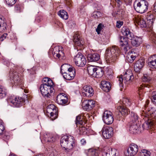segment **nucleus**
Listing matches in <instances>:
<instances>
[{"mask_svg":"<svg viewBox=\"0 0 156 156\" xmlns=\"http://www.w3.org/2000/svg\"><path fill=\"white\" fill-rule=\"evenodd\" d=\"M151 79L150 76L147 74H144L142 78V80L144 82H150Z\"/></svg>","mask_w":156,"mask_h":156,"instance_id":"nucleus-42","label":"nucleus"},{"mask_svg":"<svg viewBox=\"0 0 156 156\" xmlns=\"http://www.w3.org/2000/svg\"><path fill=\"white\" fill-rule=\"evenodd\" d=\"M82 145H85L86 143V141L84 139H81L80 141Z\"/></svg>","mask_w":156,"mask_h":156,"instance_id":"nucleus-61","label":"nucleus"},{"mask_svg":"<svg viewBox=\"0 0 156 156\" xmlns=\"http://www.w3.org/2000/svg\"><path fill=\"white\" fill-rule=\"evenodd\" d=\"M143 119L146 120L142 125V127L144 129H148L154 124V122L151 119H148L147 117V115L144 114L142 115Z\"/></svg>","mask_w":156,"mask_h":156,"instance_id":"nucleus-18","label":"nucleus"},{"mask_svg":"<svg viewBox=\"0 0 156 156\" xmlns=\"http://www.w3.org/2000/svg\"><path fill=\"white\" fill-rule=\"evenodd\" d=\"M126 3H129L131 2L132 0H123Z\"/></svg>","mask_w":156,"mask_h":156,"instance_id":"nucleus-63","label":"nucleus"},{"mask_svg":"<svg viewBox=\"0 0 156 156\" xmlns=\"http://www.w3.org/2000/svg\"><path fill=\"white\" fill-rule=\"evenodd\" d=\"M72 67H70V65L67 64H63L61 67V73L62 74L68 71H72L73 69Z\"/></svg>","mask_w":156,"mask_h":156,"instance_id":"nucleus-31","label":"nucleus"},{"mask_svg":"<svg viewBox=\"0 0 156 156\" xmlns=\"http://www.w3.org/2000/svg\"><path fill=\"white\" fill-rule=\"evenodd\" d=\"M67 101H68V98H66V99H63V100H62L61 101L62 102H61V104H60V105L65 104L67 103Z\"/></svg>","mask_w":156,"mask_h":156,"instance_id":"nucleus-58","label":"nucleus"},{"mask_svg":"<svg viewBox=\"0 0 156 156\" xmlns=\"http://www.w3.org/2000/svg\"><path fill=\"white\" fill-rule=\"evenodd\" d=\"M65 95V94L64 93L60 94L57 95L56 101L58 104H61L62 100L66 99V98H67Z\"/></svg>","mask_w":156,"mask_h":156,"instance_id":"nucleus-40","label":"nucleus"},{"mask_svg":"<svg viewBox=\"0 0 156 156\" xmlns=\"http://www.w3.org/2000/svg\"><path fill=\"white\" fill-rule=\"evenodd\" d=\"M100 149L98 148L97 149H90L88 150L87 152L88 156H98V154L100 152Z\"/></svg>","mask_w":156,"mask_h":156,"instance_id":"nucleus-28","label":"nucleus"},{"mask_svg":"<svg viewBox=\"0 0 156 156\" xmlns=\"http://www.w3.org/2000/svg\"><path fill=\"white\" fill-rule=\"evenodd\" d=\"M122 103L126 106H130L131 104L130 100L127 98H124L122 100Z\"/></svg>","mask_w":156,"mask_h":156,"instance_id":"nucleus-43","label":"nucleus"},{"mask_svg":"<svg viewBox=\"0 0 156 156\" xmlns=\"http://www.w3.org/2000/svg\"><path fill=\"white\" fill-rule=\"evenodd\" d=\"M122 32L123 34L127 37L129 39L132 38L133 34L131 33L129 29L125 27L123 28L122 29Z\"/></svg>","mask_w":156,"mask_h":156,"instance_id":"nucleus-29","label":"nucleus"},{"mask_svg":"<svg viewBox=\"0 0 156 156\" xmlns=\"http://www.w3.org/2000/svg\"><path fill=\"white\" fill-rule=\"evenodd\" d=\"M62 49H60L59 50V52L58 53V58H59L61 56L64 57V52L62 51Z\"/></svg>","mask_w":156,"mask_h":156,"instance_id":"nucleus-54","label":"nucleus"},{"mask_svg":"<svg viewBox=\"0 0 156 156\" xmlns=\"http://www.w3.org/2000/svg\"><path fill=\"white\" fill-rule=\"evenodd\" d=\"M148 64L150 67L156 68V55L151 56L148 60Z\"/></svg>","mask_w":156,"mask_h":156,"instance_id":"nucleus-25","label":"nucleus"},{"mask_svg":"<svg viewBox=\"0 0 156 156\" xmlns=\"http://www.w3.org/2000/svg\"><path fill=\"white\" fill-rule=\"evenodd\" d=\"M74 60L76 65L78 66L83 67L86 63L85 57L81 53H79L75 56Z\"/></svg>","mask_w":156,"mask_h":156,"instance_id":"nucleus-9","label":"nucleus"},{"mask_svg":"<svg viewBox=\"0 0 156 156\" xmlns=\"http://www.w3.org/2000/svg\"><path fill=\"white\" fill-rule=\"evenodd\" d=\"M87 60L90 62H96L100 59V56L97 53L89 54L87 56Z\"/></svg>","mask_w":156,"mask_h":156,"instance_id":"nucleus-24","label":"nucleus"},{"mask_svg":"<svg viewBox=\"0 0 156 156\" xmlns=\"http://www.w3.org/2000/svg\"><path fill=\"white\" fill-rule=\"evenodd\" d=\"M101 85L102 89L104 91L106 92H108L110 90L111 88V85L109 82L103 81L101 82Z\"/></svg>","mask_w":156,"mask_h":156,"instance_id":"nucleus-26","label":"nucleus"},{"mask_svg":"<svg viewBox=\"0 0 156 156\" xmlns=\"http://www.w3.org/2000/svg\"><path fill=\"white\" fill-rule=\"evenodd\" d=\"M60 49H62V48L61 46L56 47L54 48L52 51V54L54 56L58 57L59 50Z\"/></svg>","mask_w":156,"mask_h":156,"instance_id":"nucleus-41","label":"nucleus"},{"mask_svg":"<svg viewBox=\"0 0 156 156\" xmlns=\"http://www.w3.org/2000/svg\"><path fill=\"white\" fill-rule=\"evenodd\" d=\"M139 117L137 114L134 112H131L130 120L132 123H138Z\"/></svg>","mask_w":156,"mask_h":156,"instance_id":"nucleus-32","label":"nucleus"},{"mask_svg":"<svg viewBox=\"0 0 156 156\" xmlns=\"http://www.w3.org/2000/svg\"><path fill=\"white\" fill-rule=\"evenodd\" d=\"M3 139L6 142L9 139L10 136L9 135H4L3 136Z\"/></svg>","mask_w":156,"mask_h":156,"instance_id":"nucleus-57","label":"nucleus"},{"mask_svg":"<svg viewBox=\"0 0 156 156\" xmlns=\"http://www.w3.org/2000/svg\"><path fill=\"white\" fill-rule=\"evenodd\" d=\"M142 156H150L151 155V152L146 149H143L142 150Z\"/></svg>","mask_w":156,"mask_h":156,"instance_id":"nucleus-46","label":"nucleus"},{"mask_svg":"<svg viewBox=\"0 0 156 156\" xmlns=\"http://www.w3.org/2000/svg\"><path fill=\"white\" fill-rule=\"evenodd\" d=\"M153 39L154 40V42L155 44H156V36L154 35V37L153 38Z\"/></svg>","mask_w":156,"mask_h":156,"instance_id":"nucleus-64","label":"nucleus"},{"mask_svg":"<svg viewBox=\"0 0 156 156\" xmlns=\"http://www.w3.org/2000/svg\"><path fill=\"white\" fill-rule=\"evenodd\" d=\"M148 3L146 0H140L139 2L136 1L134 3L135 10L140 13L146 12L148 9Z\"/></svg>","mask_w":156,"mask_h":156,"instance_id":"nucleus-4","label":"nucleus"},{"mask_svg":"<svg viewBox=\"0 0 156 156\" xmlns=\"http://www.w3.org/2000/svg\"><path fill=\"white\" fill-rule=\"evenodd\" d=\"M145 64V60L144 58H141L137 60L134 65V70L137 72H139L143 67Z\"/></svg>","mask_w":156,"mask_h":156,"instance_id":"nucleus-20","label":"nucleus"},{"mask_svg":"<svg viewBox=\"0 0 156 156\" xmlns=\"http://www.w3.org/2000/svg\"><path fill=\"white\" fill-rule=\"evenodd\" d=\"M97 67L92 66H89L87 68L88 72L89 74L93 77L95 76V70Z\"/></svg>","mask_w":156,"mask_h":156,"instance_id":"nucleus-33","label":"nucleus"},{"mask_svg":"<svg viewBox=\"0 0 156 156\" xmlns=\"http://www.w3.org/2000/svg\"><path fill=\"white\" fill-rule=\"evenodd\" d=\"M151 100L153 104L156 105V92H153L152 94Z\"/></svg>","mask_w":156,"mask_h":156,"instance_id":"nucleus-47","label":"nucleus"},{"mask_svg":"<svg viewBox=\"0 0 156 156\" xmlns=\"http://www.w3.org/2000/svg\"><path fill=\"white\" fill-rule=\"evenodd\" d=\"M129 130L131 133L136 134L140 133V132L139 123L131 122Z\"/></svg>","mask_w":156,"mask_h":156,"instance_id":"nucleus-19","label":"nucleus"},{"mask_svg":"<svg viewBox=\"0 0 156 156\" xmlns=\"http://www.w3.org/2000/svg\"><path fill=\"white\" fill-rule=\"evenodd\" d=\"M133 19L134 22L137 23L140 27L142 28L147 27V23L144 18L141 16H133Z\"/></svg>","mask_w":156,"mask_h":156,"instance_id":"nucleus-15","label":"nucleus"},{"mask_svg":"<svg viewBox=\"0 0 156 156\" xmlns=\"http://www.w3.org/2000/svg\"><path fill=\"white\" fill-rule=\"evenodd\" d=\"M47 115L49 116H50L51 119L52 120L56 118L58 115L57 109L55 105L50 104L48 105L46 109Z\"/></svg>","mask_w":156,"mask_h":156,"instance_id":"nucleus-8","label":"nucleus"},{"mask_svg":"<svg viewBox=\"0 0 156 156\" xmlns=\"http://www.w3.org/2000/svg\"><path fill=\"white\" fill-rule=\"evenodd\" d=\"M115 1L117 3L118 6L119 7L122 4V2L120 0H115Z\"/></svg>","mask_w":156,"mask_h":156,"instance_id":"nucleus-59","label":"nucleus"},{"mask_svg":"<svg viewBox=\"0 0 156 156\" xmlns=\"http://www.w3.org/2000/svg\"><path fill=\"white\" fill-rule=\"evenodd\" d=\"M102 16L101 13L98 11H94L93 15V16L95 18L101 17Z\"/></svg>","mask_w":156,"mask_h":156,"instance_id":"nucleus-48","label":"nucleus"},{"mask_svg":"<svg viewBox=\"0 0 156 156\" xmlns=\"http://www.w3.org/2000/svg\"><path fill=\"white\" fill-rule=\"evenodd\" d=\"M103 26V25L101 23L99 24L98 25V27L96 29V31L97 32L98 34L100 33V32L102 29V27Z\"/></svg>","mask_w":156,"mask_h":156,"instance_id":"nucleus-51","label":"nucleus"},{"mask_svg":"<svg viewBox=\"0 0 156 156\" xmlns=\"http://www.w3.org/2000/svg\"><path fill=\"white\" fill-rule=\"evenodd\" d=\"M117 151L115 149L105 147L102 152V156H118Z\"/></svg>","mask_w":156,"mask_h":156,"instance_id":"nucleus-13","label":"nucleus"},{"mask_svg":"<svg viewBox=\"0 0 156 156\" xmlns=\"http://www.w3.org/2000/svg\"><path fill=\"white\" fill-rule=\"evenodd\" d=\"M118 78L120 86L122 87L123 83L127 84H129L133 79V76L131 70H129L125 72L123 76L121 75Z\"/></svg>","mask_w":156,"mask_h":156,"instance_id":"nucleus-5","label":"nucleus"},{"mask_svg":"<svg viewBox=\"0 0 156 156\" xmlns=\"http://www.w3.org/2000/svg\"><path fill=\"white\" fill-rule=\"evenodd\" d=\"M83 116L79 115L76 116L75 121V123L77 125L78 124L82 125L83 122Z\"/></svg>","mask_w":156,"mask_h":156,"instance_id":"nucleus-39","label":"nucleus"},{"mask_svg":"<svg viewBox=\"0 0 156 156\" xmlns=\"http://www.w3.org/2000/svg\"><path fill=\"white\" fill-rule=\"evenodd\" d=\"M45 83L41 84L40 90L42 95L45 97L49 98L54 90V83L52 80L48 78L45 77L42 80Z\"/></svg>","mask_w":156,"mask_h":156,"instance_id":"nucleus-1","label":"nucleus"},{"mask_svg":"<svg viewBox=\"0 0 156 156\" xmlns=\"http://www.w3.org/2000/svg\"><path fill=\"white\" fill-rule=\"evenodd\" d=\"M95 104V102L93 100H86L83 101L82 105L84 109L88 111L93 108Z\"/></svg>","mask_w":156,"mask_h":156,"instance_id":"nucleus-14","label":"nucleus"},{"mask_svg":"<svg viewBox=\"0 0 156 156\" xmlns=\"http://www.w3.org/2000/svg\"><path fill=\"white\" fill-rule=\"evenodd\" d=\"M82 95L84 97H90L94 94V90L90 86L86 85L82 88Z\"/></svg>","mask_w":156,"mask_h":156,"instance_id":"nucleus-11","label":"nucleus"},{"mask_svg":"<svg viewBox=\"0 0 156 156\" xmlns=\"http://www.w3.org/2000/svg\"><path fill=\"white\" fill-rule=\"evenodd\" d=\"M7 27L6 24L4 21L1 18H0V32H3Z\"/></svg>","mask_w":156,"mask_h":156,"instance_id":"nucleus-37","label":"nucleus"},{"mask_svg":"<svg viewBox=\"0 0 156 156\" xmlns=\"http://www.w3.org/2000/svg\"><path fill=\"white\" fill-rule=\"evenodd\" d=\"M147 20H154V16L153 14L148 15L147 17Z\"/></svg>","mask_w":156,"mask_h":156,"instance_id":"nucleus-55","label":"nucleus"},{"mask_svg":"<svg viewBox=\"0 0 156 156\" xmlns=\"http://www.w3.org/2000/svg\"><path fill=\"white\" fill-rule=\"evenodd\" d=\"M95 70V76L94 77L98 78H101L103 75L104 71L101 67H97Z\"/></svg>","mask_w":156,"mask_h":156,"instance_id":"nucleus-34","label":"nucleus"},{"mask_svg":"<svg viewBox=\"0 0 156 156\" xmlns=\"http://www.w3.org/2000/svg\"><path fill=\"white\" fill-rule=\"evenodd\" d=\"M149 87L150 88L151 86L147 84H143V85H141L139 87L138 90H142L143 89H144L145 87Z\"/></svg>","mask_w":156,"mask_h":156,"instance_id":"nucleus-53","label":"nucleus"},{"mask_svg":"<svg viewBox=\"0 0 156 156\" xmlns=\"http://www.w3.org/2000/svg\"><path fill=\"white\" fill-rule=\"evenodd\" d=\"M118 109L119 110V112H119L122 115H126L130 112L128 108L123 106H119L118 107Z\"/></svg>","mask_w":156,"mask_h":156,"instance_id":"nucleus-30","label":"nucleus"},{"mask_svg":"<svg viewBox=\"0 0 156 156\" xmlns=\"http://www.w3.org/2000/svg\"><path fill=\"white\" fill-rule=\"evenodd\" d=\"M22 7L19 4H16L14 7V10L17 12H20L22 10Z\"/></svg>","mask_w":156,"mask_h":156,"instance_id":"nucleus-45","label":"nucleus"},{"mask_svg":"<svg viewBox=\"0 0 156 156\" xmlns=\"http://www.w3.org/2000/svg\"><path fill=\"white\" fill-rule=\"evenodd\" d=\"M153 10L156 12V2L153 5Z\"/></svg>","mask_w":156,"mask_h":156,"instance_id":"nucleus-62","label":"nucleus"},{"mask_svg":"<svg viewBox=\"0 0 156 156\" xmlns=\"http://www.w3.org/2000/svg\"><path fill=\"white\" fill-rule=\"evenodd\" d=\"M58 15L61 18L63 19L66 20L68 18L67 12L64 10H61L58 12Z\"/></svg>","mask_w":156,"mask_h":156,"instance_id":"nucleus-35","label":"nucleus"},{"mask_svg":"<svg viewBox=\"0 0 156 156\" xmlns=\"http://www.w3.org/2000/svg\"><path fill=\"white\" fill-rule=\"evenodd\" d=\"M103 119L104 123L107 124H112L114 120L112 112L108 110L105 111L103 115Z\"/></svg>","mask_w":156,"mask_h":156,"instance_id":"nucleus-10","label":"nucleus"},{"mask_svg":"<svg viewBox=\"0 0 156 156\" xmlns=\"http://www.w3.org/2000/svg\"><path fill=\"white\" fill-rule=\"evenodd\" d=\"M9 75L11 81L15 85H20L23 84L22 79L17 72L11 71Z\"/></svg>","mask_w":156,"mask_h":156,"instance_id":"nucleus-7","label":"nucleus"},{"mask_svg":"<svg viewBox=\"0 0 156 156\" xmlns=\"http://www.w3.org/2000/svg\"><path fill=\"white\" fill-rule=\"evenodd\" d=\"M4 129L5 128L3 121L2 120H0V135H2L3 133Z\"/></svg>","mask_w":156,"mask_h":156,"instance_id":"nucleus-44","label":"nucleus"},{"mask_svg":"<svg viewBox=\"0 0 156 156\" xmlns=\"http://www.w3.org/2000/svg\"><path fill=\"white\" fill-rule=\"evenodd\" d=\"M73 41L75 45L79 46H82L83 44V41L80 38V36L78 33H75L73 36Z\"/></svg>","mask_w":156,"mask_h":156,"instance_id":"nucleus-23","label":"nucleus"},{"mask_svg":"<svg viewBox=\"0 0 156 156\" xmlns=\"http://www.w3.org/2000/svg\"><path fill=\"white\" fill-rule=\"evenodd\" d=\"M7 94V90L5 87L0 86V98L2 99L5 97Z\"/></svg>","mask_w":156,"mask_h":156,"instance_id":"nucleus-38","label":"nucleus"},{"mask_svg":"<svg viewBox=\"0 0 156 156\" xmlns=\"http://www.w3.org/2000/svg\"><path fill=\"white\" fill-rule=\"evenodd\" d=\"M147 27H150V28L153 25L154 23V20H147Z\"/></svg>","mask_w":156,"mask_h":156,"instance_id":"nucleus-52","label":"nucleus"},{"mask_svg":"<svg viewBox=\"0 0 156 156\" xmlns=\"http://www.w3.org/2000/svg\"><path fill=\"white\" fill-rule=\"evenodd\" d=\"M83 118H84V119H85L87 121L91 120L92 119V118H93V117L91 115L87 113L84 114L83 115Z\"/></svg>","mask_w":156,"mask_h":156,"instance_id":"nucleus-49","label":"nucleus"},{"mask_svg":"<svg viewBox=\"0 0 156 156\" xmlns=\"http://www.w3.org/2000/svg\"><path fill=\"white\" fill-rule=\"evenodd\" d=\"M128 38L123 36H120L119 39L120 45L124 47V49L125 52L130 48Z\"/></svg>","mask_w":156,"mask_h":156,"instance_id":"nucleus-16","label":"nucleus"},{"mask_svg":"<svg viewBox=\"0 0 156 156\" xmlns=\"http://www.w3.org/2000/svg\"><path fill=\"white\" fill-rule=\"evenodd\" d=\"M75 139L70 135H64L61 138L60 144L62 147L66 149L71 150L75 145Z\"/></svg>","mask_w":156,"mask_h":156,"instance_id":"nucleus-3","label":"nucleus"},{"mask_svg":"<svg viewBox=\"0 0 156 156\" xmlns=\"http://www.w3.org/2000/svg\"><path fill=\"white\" fill-rule=\"evenodd\" d=\"M45 140L46 141L51 142H55L58 138V137L55 135L48 133L46 134V136H45Z\"/></svg>","mask_w":156,"mask_h":156,"instance_id":"nucleus-27","label":"nucleus"},{"mask_svg":"<svg viewBox=\"0 0 156 156\" xmlns=\"http://www.w3.org/2000/svg\"><path fill=\"white\" fill-rule=\"evenodd\" d=\"M119 51L117 46H112L107 49L105 51V58L107 63L112 64L116 61L119 55Z\"/></svg>","mask_w":156,"mask_h":156,"instance_id":"nucleus-2","label":"nucleus"},{"mask_svg":"<svg viewBox=\"0 0 156 156\" xmlns=\"http://www.w3.org/2000/svg\"><path fill=\"white\" fill-rule=\"evenodd\" d=\"M138 151V147L136 144L133 143L130 144L127 150L128 156H134L136 154Z\"/></svg>","mask_w":156,"mask_h":156,"instance_id":"nucleus-17","label":"nucleus"},{"mask_svg":"<svg viewBox=\"0 0 156 156\" xmlns=\"http://www.w3.org/2000/svg\"><path fill=\"white\" fill-rule=\"evenodd\" d=\"M102 132L103 136L105 139L111 138L112 136L113 133V128L109 126L103 127Z\"/></svg>","mask_w":156,"mask_h":156,"instance_id":"nucleus-12","label":"nucleus"},{"mask_svg":"<svg viewBox=\"0 0 156 156\" xmlns=\"http://www.w3.org/2000/svg\"><path fill=\"white\" fill-rule=\"evenodd\" d=\"M123 24V22L119 21H117L116 22V27L118 28H120Z\"/></svg>","mask_w":156,"mask_h":156,"instance_id":"nucleus-56","label":"nucleus"},{"mask_svg":"<svg viewBox=\"0 0 156 156\" xmlns=\"http://www.w3.org/2000/svg\"><path fill=\"white\" fill-rule=\"evenodd\" d=\"M25 100L21 97H16L14 96H10L8 99L9 103L12 104L11 105L16 107H20L24 105Z\"/></svg>","mask_w":156,"mask_h":156,"instance_id":"nucleus-6","label":"nucleus"},{"mask_svg":"<svg viewBox=\"0 0 156 156\" xmlns=\"http://www.w3.org/2000/svg\"><path fill=\"white\" fill-rule=\"evenodd\" d=\"M76 74V72L74 69L72 71H68L67 72L62 74L63 78L67 80H71L73 79Z\"/></svg>","mask_w":156,"mask_h":156,"instance_id":"nucleus-21","label":"nucleus"},{"mask_svg":"<svg viewBox=\"0 0 156 156\" xmlns=\"http://www.w3.org/2000/svg\"><path fill=\"white\" fill-rule=\"evenodd\" d=\"M7 4L9 6L14 4L16 2V0H5Z\"/></svg>","mask_w":156,"mask_h":156,"instance_id":"nucleus-50","label":"nucleus"},{"mask_svg":"<svg viewBox=\"0 0 156 156\" xmlns=\"http://www.w3.org/2000/svg\"><path fill=\"white\" fill-rule=\"evenodd\" d=\"M129 39L131 40L132 45L136 47L139 46L142 41V39L141 37L135 36L134 35L132 38H130Z\"/></svg>","mask_w":156,"mask_h":156,"instance_id":"nucleus-22","label":"nucleus"},{"mask_svg":"<svg viewBox=\"0 0 156 156\" xmlns=\"http://www.w3.org/2000/svg\"><path fill=\"white\" fill-rule=\"evenodd\" d=\"M136 55H133V53L128 54L126 56V60L130 63L133 62L134 60L136 59Z\"/></svg>","mask_w":156,"mask_h":156,"instance_id":"nucleus-36","label":"nucleus"},{"mask_svg":"<svg viewBox=\"0 0 156 156\" xmlns=\"http://www.w3.org/2000/svg\"><path fill=\"white\" fill-rule=\"evenodd\" d=\"M7 36V34H4L0 38V40L1 41H2L4 39H5L6 37Z\"/></svg>","mask_w":156,"mask_h":156,"instance_id":"nucleus-60","label":"nucleus"}]
</instances>
